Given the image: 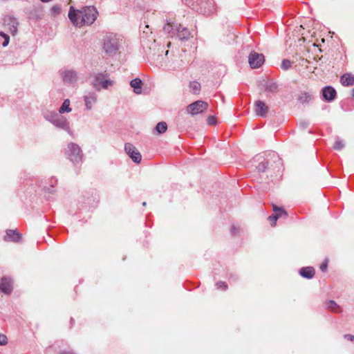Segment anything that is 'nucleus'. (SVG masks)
<instances>
[{
	"label": "nucleus",
	"instance_id": "7c9ffc66",
	"mask_svg": "<svg viewBox=\"0 0 354 354\" xmlns=\"http://www.w3.org/2000/svg\"><path fill=\"white\" fill-rule=\"evenodd\" d=\"M59 114L56 113H50V115L48 116L47 119L48 121H50L52 124H54L56 119L59 117Z\"/></svg>",
	"mask_w": 354,
	"mask_h": 354
},
{
	"label": "nucleus",
	"instance_id": "39448f33",
	"mask_svg": "<svg viewBox=\"0 0 354 354\" xmlns=\"http://www.w3.org/2000/svg\"><path fill=\"white\" fill-rule=\"evenodd\" d=\"M209 106L208 103L203 100H197L187 107V111L192 115H196L206 111Z\"/></svg>",
	"mask_w": 354,
	"mask_h": 354
},
{
	"label": "nucleus",
	"instance_id": "4c0bfd02",
	"mask_svg": "<svg viewBox=\"0 0 354 354\" xmlns=\"http://www.w3.org/2000/svg\"><path fill=\"white\" fill-rule=\"evenodd\" d=\"M344 337L351 342L354 341V335L351 334H346L344 335Z\"/></svg>",
	"mask_w": 354,
	"mask_h": 354
},
{
	"label": "nucleus",
	"instance_id": "f257e3e1",
	"mask_svg": "<svg viewBox=\"0 0 354 354\" xmlns=\"http://www.w3.org/2000/svg\"><path fill=\"white\" fill-rule=\"evenodd\" d=\"M98 12L95 6H85L81 10H75L71 6L68 18L76 26L91 25L96 20Z\"/></svg>",
	"mask_w": 354,
	"mask_h": 354
},
{
	"label": "nucleus",
	"instance_id": "20e7f679",
	"mask_svg": "<svg viewBox=\"0 0 354 354\" xmlns=\"http://www.w3.org/2000/svg\"><path fill=\"white\" fill-rule=\"evenodd\" d=\"M113 84V82L108 78L107 73H97L95 75L93 85L97 90H100V86L104 89H107L109 86Z\"/></svg>",
	"mask_w": 354,
	"mask_h": 354
},
{
	"label": "nucleus",
	"instance_id": "aec40b11",
	"mask_svg": "<svg viewBox=\"0 0 354 354\" xmlns=\"http://www.w3.org/2000/svg\"><path fill=\"white\" fill-rule=\"evenodd\" d=\"M313 98V96L311 93H308V92H302L300 93L299 97H298V100L304 104V103H307V102H309L310 100H312Z\"/></svg>",
	"mask_w": 354,
	"mask_h": 354
},
{
	"label": "nucleus",
	"instance_id": "0eeeda50",
	"mask_svg": "<svg viewBox=\"0 0 354 354\" xmlns=\"http://www.w3.org/2000/svg\"><path fill=\"white\" fill-rule=\"evenodd\" d=\"M124 150L127 154L134 162L139 163L141 161L142 156L140 153L132 144L126 143L124 145Z\"/></svg>",
	"mask_w": 354,
	"mask_h": 354
},
{
	"label": "nucleus",
	"instance_id": "412c9836",
	"mask_svg": "<svg viewBox=\"0 0 354 354\" xmlns=\"http://www.w3.org/2000/svg\"><path fill=\"white\" fill-rule=\"evenodd\" d=\"M272 210L274 212V214L277 216L278 218L280 217H287V212L281 207H277L276 205H272Z\"/></svg>",
	"mask_w": 354,
	"mask_h": 354
},
{
	"label": "nucleus",
	"instance_id": "9b49d317",
	"mask_svg": "<svg viewBox=\"0 0 354 354\" xmlns=\"http://www.w3.org/2000/svg\"><path fill=\"white\" fill-rule=\"evenodd\" d=\"M63 80L66 83L72 84L77 81V74L73 70H67L62 73Z\"/></svg>",
	"mask_w": 354,
	"mask_h": 354
},
{
	"label": "nucleus",
	"instance_id": "a211bd4d",
	"mask_svg": "<svg viewBox=\"0 0 354 354\" xmlns=\"http://www.w3.org/2000/svg\"><path fill=\"white\" fill-rule=\"evenodd\" d=\"M130 86L133 89V92L140 95L142 93V82L140 78H135L130 82Z\"/></svg>",
	"mask_w": 354,
	"mask_h": 354
},
{
	"label": "nucleus",
	"instance_id": "c03bdc74",
	"mask_svg": "<svg viewBox=\"0 0 354 354\" xmlns=\"http://www.w3.org/2000/svg\"><path fill=\"white\" fill-rule=\"evenodd\" d=\"M48 192H53V190L50 188H47Z\"/></svg>",
	"mask_w": 354,
	"mask_h": 354
},
{
	"label": "nucleus",
	"instance_id": "f3484780",
	"mask_svg": "<svg viewBox=\"0 0 354 354\" xmlns=\"http://www.w3.org/2000/svg\"><path fill=\"white\" fill-rule=\"evenodd\" d=\"M97 101V95L94 93H90L87 95L84 96L85 105L87 110H91L92 106Z\"/></svg>",
	"mask_w": 354,
	"mask_h": 354
},
{
	"label": "nucleus",
	"instance_id": "7ed1b4c3",
	"mask_svg": "<svg viewBox=\"0 0 354 354\" xmlns=\"http://www.w3.org/2000/svg\"><path fill=\"white\" fill-rule=\"evenodd\" d=\"M67 158L74 164L82 161V153L80 147L75 143L68 144L66 150Z\"/></svg>",
	"mask_w": 354,
	"mask_h": 354
},
{
	"label": "nucleus",
	"instance_id": "1a4fd4ad",
	"mask_svg": "<svg viewBox=\"0 0 354 354\" xmlns=\"http://www.w3.org/2000/svg\"><path fill=\"white\" fill-rule=\"evenodd\" d=\"M322 95L324 100L332 102L336 98L337 92L333 87L327 86L322 88Z\"/></svg>",
	"mask_w": 354,
	"mask_h": 354
},
{
	"label": "nucleus",
	"instance_id": "6ab92c4d",
	"mask_svg": "<svg viewBox=\"0 0 354 354\" xmlns=\"http://www.w3.org/2000/svg\"><path fill=\"white\" fill-rule=\"evenodd\" d=\"M315 269L313 267H305L299 270V274L304 278L311 279L315 275Z\"/></svg>",
	"mask_w": 354,
	"mask_h": 354
},
{
	"label": "nucleus",
	"instance_id": "473e14b6",
	"mask_svg": "<svg viewBox=\"0 0 354 354\" xmlns=\"http://www.w3.org/2000/svg\"><path fill=\"white\" fill-rule=\"evenodd\" d=\"M8 343V338L5 335L0 334V345L4 346Z\"/></svg>",
	"mask_w": 354,
	"mask_h": 354
},
{
	"label": "nucleus",
	"instance_id": "c756f323",
	"mask_svg": "<svg viewBox=\"0 0 354 354\" xmlns=\"http://www.w3.org/2000/svg\"><path fill=\"white\" fill-rule=\"evenodd\" d=\"M174 30V26L170 22H167L163 27V31L167 34H170Z\"/></svg>",
	"mask_w": 354,
	"mask_h": 354
},
{
	"label": "nucleus",
	"instance_id": "4468645a",
	"mask_svg": "<svg viewBox=\"0 0 354 354\" xmlns=\"http://www.w3.org/2000/svg\"><path fill=\"white\" fill-rule=\"evenodd\" d=\"M21 239V234L17 230H8L6 231V236L5 240L11 241L14 242H19Z\"/></svg>",
	"mask_w": 354,
	"mask_h": 354
},
{
	"label": "nucleus",
	"instance_id": "72a5a7b5",
	"mask_svg": "<svg viewBox=\"0 0 354 354\" xmlns=\"http://www.w3.org/2000/svg\"><path fill=\"white\" fill-rule=\"evenodd\" d=\"M268 219L270 221L271 225L274 226L276 225V222L278 219V217L275 214H273L272 216H270L268 217Z\"/></svg>",
	"mask_w": 354,
	"mask_h": 354
},
{
	"label": "nucleus",
	"instance_id": "c9c22d12",
	"mask_svg": "<svg viewBox=\"0 0 354 354\" xmlns=\"http://www.w3.org/2000/svg\"><path fill=\"white\" fill-rule=\"evenodd\" d=\"M149 33L150 35H151L152 34V31H151V29H149V25L146 24L145 26V28H144V30H143V34L145 35L146 37H149Z\"/></svg>",
	"mask_w": 354,
	"mask_h": 354
},
{
	"label": "nucleus",
	"instance_id": "dca6fc26",
	"mask_svg": "<svg viewBox=\"0 0 354 354\" xmlns=\"http://www.w3.org/2000/svg\"><path fill=\"white\" fill-rule=\"evenodd\" d=\"M340 82L344 86L354 85V75L351 73H345L340 77Z\"/></svg>",
	"mask_w": 354,
	"mask_h": 354
},
{
	"label": "nucleus",
	"instance_id": "423d86ee",
	"mask_svg": "<svg viewBox=\"0 0 354 354\" xmlns=\"http://www.w3.org/2000/svg\"><path fill=\"white\" fill-rule=\"evenodd\" d=\"M248 62L252 68H258L265 62L264 55L261 53L252 51L249 55Z\"/></svg>",
	"mask_w": 354,
	"mask_h": 354
},
{
	"label": "nucleus",
	"instance_id": "f8f14e48",
	"mask_svg": "<svg viewBox=\"0 0 354 354\" xmlns=\"http://www.w3.org/2000/svg\"><path fill=\"white\" fill-rule=\"evenodd\" d=\"M0 290L5 294H10L12 290V283L10 279L3 277L0 282Z\"/></svg>",
	"mask_w": 354,
	"mask_h": 354
},
{
	"label": "nucleus",
	"instance_id": "ea45409f",
	"mask_svg": "<svg viewBox=\"0 0 354 354\" xmlns=\"http://www.w3.org/2000/svg\"><path fill=\"white\" fill-rule=\"evenodd\" d=\"M327 266H328V263H327V262H324V263H323L321 265V266H320V269H321V270H322V271H323V272H324V271L326 270Z\"/></svg>",
	"mask_w": 354,
	"mask_h": 354
},
{
	"label": "nucleus",
	"instance_id": "5701e85b",
	"mask_svg": "<svg viewBox=\"0 0 354 354\" xmlns=\"http://www.w3.org/2000/svg\"><path fill=\"white\" fill-rule=\"evenodd\" d=\"M71 111V109L70 108V101L69 100L66 99L62 103L61 107L59 109V113H63L65 112H70Z\"/></svg>",
	"mask_w": 354,
	"mask_h": 354
},
{
	"label": "nucleus",
	"instance_id": "a18cd8bd",
	"mask_svg": "<svg viewBox=\"0 0 354 354\" xmlns=\"http://www.w3.org/2000/svg\"><path fill=\"white\" fill-rule=\"evenodd\" d=\"M352 96L354 97V88L352 90Z\"/></svg>",
	"mask_w": 354,
	"mask_h": 354
},
{
	"label": "nucleus",
	"instance_id": "9d476101",
	"mask_svg": "<svg viewBox=\"0 0 354 354\" xmlns=\"http://www.w3.org/2000/svg\"><path fill=\"white\" fill-rule=\"evenodd\" d=\"M254 112L258 116L265 117L268 112V107L261 100H257L254 102Z\"/></svg>",
	"mask_w": 354,
	"mask_h": 354
},
{
	"label": "nucleus",
	"instance_id": "a878e982",
	"mask_svg": "<svg viewBox=\"0 0 354 354\" xmlns=\"http://www.w3.org/2000/svg\"><path fill=\"white\" fill-rule=\"evenodd\" d=\"M278 85L275 82L268 83L266 86V90L267 91L274 93L277 91Z\"/></svg>",
	"mask_w": 354,
	"mask_h": 354
},
{
	"label": "nucleus",
	"instance_id": "ddd939ff",
	"mask_svg": "<svg viewBox=\"0 0 354 354\" xmlns=\"http://www.w3.org/2000/svg\"><path fill=\"white\" fill-rule=\"evenodd\" d=\"M190 35L191 33L187 28L182 27L181 25L176 28V36L180 40H187L190 37Z\"/></svg>",
	"mask_w": 354,
	"mask_h": 354
},
{
	"label": "nucleus",
	"instance_id": "49530a36",
	"mask_svg": "<svg viewBox=\"0 0 354 354\" xmlns=\"http://www.w3.org/2000/svg\"><path fill=\"white\" fill-rule=\"evenodd\" d=\"M146 204H147V203H146V202H143V203H142V205H143V206H145V205H146Z\"/></svg>",
	"mask_w": 354,
	"mask_h": 354
},
{
	"label": "nucleus",
	"instance_id": "58836bf2",
	"mask_svg": "<svg viewBox=\"0 0 354 354\" xmlns=\"http://www.w3.org/2000/svg\"><path fill=\"white\" fill-rule=\"evenodd\" d=\"M9 41H10V37L9 36H6V37L4 38V41L2 44V46L3 47H6L9 44Z\"/></svg>",
	"mask_w": 354,
	"mask_h": 354
},
{
	"label": "nucleus",
	"instance_id": "79ce46f5",
	"mask_svg": "<svg viewBox=\"0 0 354 354\" xmlns=\"http://www.w3.org/2000/svg\"><path fill=\"white\" fill-rule=\"evenodd\" d=\"M59 354H75L73 352L71 351H62Z\"/></svg>",
	"mask_w": 354,
	"mask_h": 354
},
{
	"label": "nucleus",
	"instance_id": "c85d7f7f",
	"mask_svg": "<svg viewBox=\"0 0 354 354\" xmlns=\"http://www.w3.org/2000/svg\"><path fill=\"white\" fill-rule=\"evenodd\" d=\"M344 142L339 139L335 140L334 145H333V148L336 150H341L344 148Z\"/></svg>",
	"mask_w": 354,
	"mask_h": 354
},
{
	"label": "nucleus",
	"instance_id": "393cba45",
	"mask_svg": "<svg viewBox=\"0 0 354 354\" xmlns=\"http://www.w3.org/2000/svg\"><path fill=\"white\" fill-rule=\"evenodd\" d=\"M167 129V124L165 122H160L156 124V133H162Z\"/></svg>",
	"mask_w": 354,
	"mask_h": 354
},
{
	"label": "nucleus",
	"instance_id": "2f4dec72",
	"mask_svg": "<svg viewBox=\"0 0 354 354\" xmlns=\"http://www.w3.org/2000/svg\"><path fill=\"white\" fill-rule=\"evenodd\" d=\"M60 10H61V8L59 6H53L50 8V12L54 15L59 14Z\"/></svg>",
	"mask_w": 354,
	"mask_h": 354
},
{
	"label": "nucleus",
	"instance_id": "09e8293b",
	"mask_svg": "<svg viewBox=\"0 0 354 354\" xmlns=\"http://www.w3.org/2000/svg\"><path fill=\"white\" fill-rule=\"evenodd\" d=\"M306 63L308 64L309 63V61L308 59H306L305 60Z\"/></svg>",
	"mask_w": 354,
	"mask_h": 354
},
{
	"label": "nucleus",
	"instance_id": "37998d69",
	"mask_svg": "<svg viewBox=\"0 0 354 354\" xmlns=\"http://www.w3.org/2000/svg\"><path fill=\"white\" fill-rule=\"evenodd\" d=\"M0 36H1L3 39L6 37V36H8L7 34L4 33L3 32H0Z\"/></svg>",
	"mask_w": 354,
	"mask_h": 354
},
{
	"label": "nucleus",
	"instance_id": "a19ab883",
	"mask_svg": "<svg viewBox=\"0 0 354 354\" xmlns=\"http://www.w3.org/2000/svg\"><path fill=\"white\" fill-rule=\"evenodd\" d=\"M238 232V228L233 225L230 229V232L232 234H235Z\"/></svg>",
	"mask_w": 354,
	"mask_h": 354
},
{
	"label": "nucleus",
	"instance_id": "cd10ccee",
	"mask_svg": "<svg viewBox=\"0 0 354 354\" xmlns=\"http://www.w3.org/2000/svg\"><path fill=\"white\" fill-rule=\"evenodd\" d=\"M268 162L267 161H263L260 162L257 166V169L259 172H264L268 168Z\"/></svg>",
	"mask_w": 354,
	"mask_h": 354
},
{
	"label": "nucleus",
	"instance_id": "b1692460",
	"mask_svg": "<svg viewBox=\"0 0 354 354\" xmlns=\"http://www.w3.org/2000/svg\"><path fill=\"white\" fill-rule=\"evenodd\" d=\"M189 88L193 93L198 94L201 90V84L199 82L196 81L191 82L189 84Z\"/></svg>",
	"mask_w": 354,
	"mask_h": 354
},
{
	"label": "nucleus",
	"instance_id": "bb28decb",
	"mask_svg": "<svg viewBox=\"0 0 354 354\" xmlns=\"http://www.w3.org/2000/svg\"><path fill=\"white\" fill-rule=\"evenodd\" d=\"M292 64V62H290L289 59H283L281 62V68L283 69L284 71H287L291 67Z\"/></svg>",
	"mask_w": 354,
	"mask_h": 354
},
{
	"label": "nucleus",
	"instance_id": "de8ad7c7",
	"mask_svg": "<svg viewBox=\"0 0 354 354\" xmlns=\"http://www.w3.org/2000/svg\"><path fill=\"white\" fill-rule=\"evenodd\" d=\"M183 1H184L186 4H187V3H187V0H183Z\"/></svg>",
	"mask_w": 354,
	"mask_h": 354
},
{
	"label": "nucleus",
	"instance_id": "4be33fe9",
	"mask_svg": "<svg viewBox=\"0 0 354 354\" xmlns=\"http://www.w3.org/2000/svg\"><path fill=\"white\" fill-rule=\"evenodd\" d=\"M326 307L330 310L333 312L338 313L339 312V306L337 305V304L333 301L330 300L326 304Z\"/></svg>",
	"mask_w": 354,
	"mask_h": 354
},
{
	"label": "nucleus",
	"instance_id": "e433bc0d",
	"mask_svg": "<svg viewBox=\"0 0 354 354\" xmlns=\"http://www.w3.org/2000/svg\"><path fill=\"white\" fill-rule=\"evenodd\" d=\"M207 122L208 124L213 125L216 124V118L214 116H208L207 118Z\"/></svg>",
	"mask_w": 354,
	"mask_h": 354
},
{
	"label": "nucleus",
	"instance_id": "2eb2a0df",
	"mask_svg": "<svg viewBox=\"0 0 354 354\" xmlns=\"http://www.w3.org/2000/svg\"><path fill=\"white\" fill-rule=\"evenodd\" d=\"M58 128L69 131V122L64 116L59 115L53 124Z\"/></svg>",
	"mask_w": 354,
	"mask_h": 354
},
{
	"label": "nucleus",
	"instance_id": "f704fd0d",
	"mask_svg": "<svg viewBox=\"0 0 354 354\" xmlns=\"http://www.w3.org/2000/svg\"><path fill=\"white\" fill-rule=\"evenodd\" d=\"M216 286L218 289L223 288V290H226L227 288V285L224 281H218L216 283Z\"/></svg>",
	"mask_w": 354,
	"mask_h": 354
},
{
	"label": "nucleus",
	"instance_id": "6e6552de",
	"mask_svg": "<svg viewBox=\"0 0 354 354\" xmlns=\"http://www.w3.org/2000/svg\"><path fill=\"white\" fill-rule=\"evenodd\" d=\"M3 25L6 27L10 32L14 36L17 33L18 21L15 18L7 16L3 19Z\"/></svg>",
	"mask_w": 354,
	"mask_h": 354
},
{
	"label": "nucleus",
	"instance_id": "f03ea898",
	"mask_svg": "<svg viewBox=\"0 0 354 354\" xmlns=\"http://www.w3.org/2000/svg\"><path fill=\"white\" fill-rule=\"evenodd\" d=\"M121 40L116 35H110L104 39L103 49L109 56H113L118 53Z\"/></svg>",
	"mask_w": 354,
	"mask_h": 354
}]
</instances>
